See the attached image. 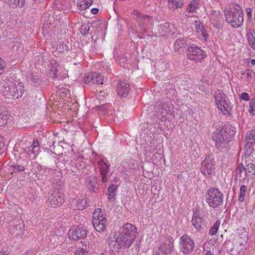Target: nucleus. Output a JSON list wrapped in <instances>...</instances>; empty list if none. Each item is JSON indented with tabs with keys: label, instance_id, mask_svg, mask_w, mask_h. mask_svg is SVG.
<instances>
[{
	"label": "nucleus",
	"instance_id": "nucleus-42",
	"mask_svg": "<svg viewBox=\"0 0 255 255\" xmlns=\"http://www.w3.org/2000/svg\"><path fill=\"white\" fill-rule=\"evenodd\" d=\"M221 18L220 13L219 11H214V13H212L211 15V19L213 21H219Z\"/></svg>",
	"mask_w": 255,
	"mask_h": 255
},
{
	"label": "nucleus",
	"instance_id": "nucleus-9",
	"mask_svg": "<svg viewBox=\"0 0 255 255\" xmlns=\"http://www.w3.org/2000/svg\"><path fill=\"white\" fill-rule=\"evenodd\" d=\"M186 55L189 60L196 62L201 61L206 56V53L203 50L193 45L188 48Z\"/></svg>",
	"mask_w": 255,
	"mask_h": 255
},
{
	"label": "nucleus",
	"instance_id": "nucleus-57",
	"mask_svg": "<svg viewBox=\"0 0 255 255\" xmlns=\"http://www.w3.org/2000/svg\"><path fill=\"white\" fill-rule=\"evenodd\" d=\"M98 11L99 9L97 8H93L91 10V12L94 14H97L98 12Z\"/></svg>",
	"mask_w": 255,
	"mask_h": 255
},
{
	"label": "nucleus",
	"instance_id": "nucleus-48",
	"mask_svg": "<svg viewBox=\"0 0 255 255\" xmlns=\"http://www.w3.org/2000/svg\"><path fill=\"white\" fill-rule=\"evenodd\" d=\"M117 188V185L112 184L108 188L109 193L115 194V192Z\"/></svg>",
	"mask_w": 255,
	"mask_h": 255
},
{
	"label": "nucleus",
	"instance_id": "nucleus-7",
	"mask_svg": "<svg viewBox=\"0 0 255 255\" xmlns=\"http://www.w3.org/2000/svg\"><path fill=\"white\" fill-rule=\"evenodd\" d=\"M216 161L212 155L207 156L201 162V172L206 177H212L215 174Z\"/></svg>",
	"mask_w": 255,
	"mask_h": 255
},
{
	"label": "nucleus",
	"instance_id": "nucleus-31",
	"mask_svg": "<svg viewBox=\"0 0 255 255\" xmlns=\"http://www.w3.org/2000/svg\"><path fill=\"white\" fill-rule=\"evenodd\" d=\"M103 77L97 73H93V83L96 84H102L103 83Z\"/></svg>",
	"mask_w": 255,
	"mask_h": 255
},
{
	"label": "nucleus",
	"instance_id": "nucleus-37",
	"mask_svg": "<svg viewBox=\"0 0 255 255\" xmlns=\"http://www.w3.org/2000/svg\"><path fill=\"white\" fill-rule=\"evenodd\" d=\"M193 24L196 29V32H203L205 30L203 24L200 21L196 20Z\"/></svg>",
	"mask_w": 255,
	"mask_h": 255
},
{
	"label": "nucleus",
	"instance_id": "nucleus-60",
	"mask_svg": "<svg viewBox=\"0 0 255 255\" xmlns=\"http://www.w3.org/2000/svg\"><path fill=\"white\" fill-rule=\"evenodd\" d=\"M22 255H32V253L31 251H27L25 252Z\"/></svg>",
	"mask_w": 255,
	"mask_h": 255
},
{
	"label": "nucleus",
	"instance_id": "nucleus-45",
	"mask_svg": "<svg viewBox=\"0 0 255 255\" xmlns=\"http://www.w3.org/2000/svg\"><path fill=\"white\" fill-rule=\"evenodd\" d=\"M5 67L4 60L0 57V75L3 72Z\"/></svg>",
	"mask_w": 255,
	"mask_h": 255
},
{
	"label": "nucleus",
	"instance_id": "nucleus-21",
	"mask_svg": "<svg viewBox=\"0 0 255 255\" xmlns=\"http://www.w3.org/2000/svg\"><path fill=\"white\" fill-rule=\"evenodd\" d=\"M10 115L5 108H0V126L6 125L9 119Z\"/></svg>",
	"mask_w": 255,
	"mask_h": 255
},
{
	"label": "nucleus",
	"instance_id": "nucleus-41",
	"mask_svg": "<svg viewBox=\"0 0 255 255\" xmlns=\"http://www.w3.org/2000/svg\"><path fill=\"white\" fill-rule=\"evenodd\" d=\"M237 171L240 175V177H247L246 175H244V173L246 172V168L242 163H240L238 168Z\"/></svg>",
	"mask_w": 255,
	"mask_h": 255
},
{
	"label": "nucleus",
	"instance_id": "nucleus-12",
	"mask_svg": "<svg viewBox=\"0 0 255 255\" xmlns=\"http://www.w3.org/2000/svg\"><path fill=\"white\" fill-rule=\"evenodd\" d=\"M87 231L82 225H75L69 230V238L74 240L83 239L86 237Z\"/></svg>",
	"mask_w": 255,
	"mask_h": 255
},
{
	"label": "nucleus",
	"instance_id": "nucleus-19",
	"mask_svg": "<svg viewBox=\"0 0 255 255\" xmlns=\"http://www.w3.org/2000/svg\"><path fill=\"white\" fill-rule=\"evenodd\" d=\"M130 90L128 83L125 81H120L118 86V93L121 97H126Z\"/></svg>",
	"mask_w": 255,
	"mask_h": 255
},
{
	"label": "nucleus",
	"instance_id": "nucleus-30",
	"mask_svg": "<svg viewBox=\"0 0 255 255\" xmlns=\"http://www.w3.org/2000/svg\"><path fill=\"white\" fill-rule=\"evenodd\" d=\"M245 141L247 143H255V132L249 131L247 132Z\"/></svg>",
	"mask_w": 255,
	"mask_h": 255
},
{
	"label": "nucleus",
	"instance_id": "nucleus-53",
	"mask_svg": "<svg viewBox=\"0 0 255 255\" xmlns=\"http://www.w3.org/2000/svg\"><path fill=\"white\" fill-rule=\"evenodd\" d=\"M213 25L214 27H216L218 30H220L222 29V25L220 23H216L215 22L213 23Z\"/></svg>",
	"mask_w": 255,
	"mask_h": 255
},
{
	"label": "nucleus",
	"instance_id": "nucleus-2",
	"mask_svg": "<svg viewBox=\"0 0 255 255\" xmlns=\"http://www.w3.org/2000/svg\"><path fill=\"white\" fill-rule=\"evenodd\" d=\"M234 128L227 126L221 129H217L212 133V139L215 143L216 147L222 150L227 147L228 143L235 134Z\"/></svg>",
	"mask_w": 255,
	"mask_h": 255
},
{
	"label": "nucleus",
	"instance_id": "nucleus-13",
	"mask_svg": "<svg viewBox=\"0 0 255 255\" xmlns=\"http://www.w3.org/2000/svg\"><path fill=\"white\" fill-rule=\"evenodd\" d=\"M64 202L63 194L59 191H54L49 194L47 200V204L53 208H56L61 205Z\"/></svg>",
	"mask_w": 255,
	"mask_h": 255
},
{
	"label": "nucleus",
	"instance_id": "nucleus-52",
	"mask_svg": "<svg viewBox=\"0 0 255 255\" xmlns=\"http://www.w3.org/2000/svg\"><path fill=\"white\" fill-rule=\"evenodd\" d=\"M101 255H116V254L111 250L104 251Z\"/></svg>",
	"mask_w": 255,
	"mask_h": 255
},
{
	"label": "nucleus",
	"instance_id": "nucleus-28",
	"mask_svg": "<svg viewBox=\"0 0 255 255\" xmlns=\"http://www.w3.org/2000/svg\"><path fill=\"white\" fill-rule=\"evenodd\" d=\"M88 202V199H78L76 202V208L78 210H83L87 207Z\"/></svg>",
	"mask_w": 255,
	"mask_h": 255
},
{
	"label": "nucleus",
	"instance_id": "nucleus-39",
	"mask_svg": "<svg viewBox=\"0 0 255 255\" xmlns=\"http://www.w3.org/2000/svg\"><path fill=\"white\" fill-rule=\"evenodd\" d=\"M96 179L95 178H92L89 179L87 181V187L90 190H93L96 187Z\"/></svg>",
	"mask_w": 255,
	"mask_h": 255
},
{
	"label": "nucleus",
	"instance_id": "nucleus-8",
	"mask_svg": "<svg viewBox=\"0 0 255 255\" xmlns=\"http://www.w3.org/2000/svg\"><path fill=\"white\" fill-rule=\"evenodd\" d=\"M92 223L94 228L98 232H102L106 229L107 221L101 209H96L93 212Z\"/></svg>",
	"mask_w": 255,
	"mask_h": 255
},
{
	"label": "nucleus",
	"instance_id": "nucleus-36",
	"mask_svg": "<svg viewBox=\"0 0 255 255\" xmlns=\"http://www.w3.org/2000/svg\"><path fill=\"white\" fill-rule=\"evenodd\" d=\"M247 187L245 185H242L240 189V195L239 200L240 202H243L244 200L245 194L247 191Z\"/></svg>",
	"mask_w": 255,
	"mask_h": 255
},
{
	"label": "nucleus",
	"instance_id": "nucleus-14",
	"mask_svg": "<svg viewBox=\"0 0 255 255\" xmlns=\"http://www.w3.org/2000/svg\"><path fill=\"white\" fill-rule=\"evenodd\" d=\"M12 52L15 58L18 59L24 57L26 54V50L21 42L16 41L14 42L12 47Z\"/></svg>",
	"mask_w": 255,
	"mask_h": 255
},
{
	"label": "nucleus",
	"instance_id": "nucleus-47",
	"mask_svg": "<svg viewBox=\"0 0 255 255\" xmlns=\"http://www.w3.org/2000/svg\"><path fill=\"white\" fill-rule=\"evenodd\" d=\"M252 9L250 7L246 9V13L248 16V20H251L252 17Z\"/></svg>",
	"mask_w": 255,
	"mask_h": 255
},
{
	"label": "nucleus",
	"instance_id": "nucleus-17",
	"mask_svg": "<svg viewBox=\"0 0 255 255\" xmlns=\"http://www.w3.org/2000/svg\"><path fill=\"white\" fill-rule=\"evenodd\" d=\"M247 242L248 241H245L244 242L243 239L240 238L234 237L233 243L234 245V248L238 251V255H243L244 254L246 250V245Z\"/></svg>",
	"mask_w": 255,
	"mask_h": 255
},
{
	"label": "nucleus",
	"instance_id": "nucleus-58",
	"mask_svg": "<svg viewBox=\"0 0 255 255\" xmlns=\"http://www.w3.org/2000/svg\"><path fill=\"white\" fill-rule=\"evenodd\" d=\"M249 64H250L251 66H255V59L251 60L250 62H249Z\"/></svg>",
	"mask_w": 255,
	"mask_h": 255
},
{
	"label": "nucleus",
	"instance_id": "nucleus-22",
	"mask_svg": "<svg viewBox=\"0 0 255 255\" xmlns=\"http://www.w3.org/2000/svg\"><path fill=\"white\" fill-rule=\"evenodd\" d=\"M203 219L202 217L199 215V214L195 212L193 215L192 217V225L198 230H200L201 228V225L203 224Z\"/></svg>",
	"mask_w": 255,
	"mask_h": 255
},
{
	"label": "nucleus",
	"instance_id": "nucleus-61",
	"mask_svg": "<svg viewBox=\"0 0 255 255\" xmlns=\"http://www.w3.org/2000/svg\"><path fill=\"white\" fill-rule=\"evenodd\" d=\"M0 255H8L7 251L0 252Z\"/></svg>",
	"mask_w": 255,
	"mask_h": 255
},
{
	"label": "nucleus",
	"instance_id": "nucleus-46",
	"mask_svg": "<svg viewBox=\"0 0 255 255\" xmlns=\"http://www.w3.org/2000/svg\"><path fill=\"white\" fill-rule=\"evenodd\" d=\"M209 245L211 246H217L219 245V243L217 242V239L216 238L213 237L209 241Z\"/></svg>",
	"mask_w": 255,
	"mask_h": 255
},
{
	"label": "nucleus",
	"instance_id": "nucleus-50",
	"mask_svg": "<svg viewBox=\"0 0 255 255\" xmlns=\"http://www.w3.org/2000/svg\"><path fill=\"white\" fill-rule=\"evenodd\" d=\"M115 194L109 193L108 196L109 201L112 203L114 204L115 201Z\"/></svg>",
	"mask_w": 255,
	"mask_h": 255
},
{
	"label": "nucleus",
	"instance_id": "nucleus-33",
	"mask_svg": "<svg viewBox=\"0 0 255 255\" xmlns=\"http://www.w3.org/2000/svg\"><path fill=\"white\" fill-rule=\"evenodd\" d=\"M220 224L221 222L219 220L216 221V222L213 224V225L211 227V229H210L209 234L212 236L216 234L219 230Z\"/></svg>",
	"mask_w": 255,
	"mask_h": 255
},
{
	"label": "nucleus",
	"instance_id": "nucleus-63",
	"mask_svg": "<svg viewBox=\"0 0 255 255\" xmlns=\"http://www.w3.org/2000/svg\"><path fill=\"white\" fill-rule=\"evenodd\" d=\"M84 31L87 30V31H89L90 30V27L89 26H88L87 28L86 26H85V28L84 29Z\"/></svg>",
	"mask_w": 255,
	"mask_h": 255
},
{
	"label": "nucleus",
	"instance_id": "nucleus-40",
	"mask_svg": "<svg viewBox=\"0 0 255 255\" xmlns=\"http://www.w3.org/2000/svg\"><path fill=\"white\" fill-rule=\"evenodd\" d=\"M254 143H247L245 148L246 155H250L253 153L254 150L253 145Z\"/></svg>",
	"mask_w": 255,
	"mask_h": 255
},
{
	"label": "nucleus",
	"instance_id": "nucleus-55",
	"mask_svg": "<svg viewBox=\"0 0 255 255\" xmlns=\"http://www.w3.org/2000/svg\"><path fill=\"white\" fill-rule=\"evenodd\" d=\"M201 35L204 38V39L206 41L207 40L208 35L207 33H201Z\"/></svg>",
	"mask_w": 255,
	"mask_h": 255
},
{
	"label": "nucleus",
	"instance_id": "nucleus-5",
	"mask_svg": "<svg viewBox=\"0 0 255 255\" xmlns=\"http://www.w3.org/2000/svg\"><path fill=\"white\" fill-rule=\"evenodd\" d=\"M214 99L218 110L224 115L229 114L232 108L228 98L221 90L215 92Z\"/></svg>",
	"mask_w": 255,
	"mask_h": 255
},
{
	"label": "nucleus",
	"instance_id": "nucleus-34",
	"mask_svg": "<svg viewBox=\"0 0 255 255\" xmlns=\"http://www.w3.org/2000/svg\"><path fill=\"white\" fill-rule=\"evenodd\" d=\"M248 112L251 115H255V96L249 102Z\"/></svg>",
	"mask_w": 255,
	"mask_h": 255
},
{
	"label": "nucleus",
	"instance_id": "nucleus-59",
	"mask_svg": "<svg viewBox=\"0 0 255 255\" xmlns=\"http://www.w3.org/2000/svg\"><path fill=\"white\" fill-rule=\"evenodd\" d=\"M46 26H48V24H45L44 23L42 26V30L43 31H48V30L47 29V27Z\"/></svg>",
	"mask_w": 255,
	"mask_h": 255
},
{
	"label": "nucleus",
	"instance_id": "nucleus-18",
	"mask_svg": "<svg viewBox=\"0 0 255 255\" xmlns=\"http://www.w3.org/2000/svg\"><path fill=\"white\" fill-rule=\"evenodd\" d=\"M158 249L163 254H171L173 250V243L169 240H165L158 244Z\"/></svg>",
	"mask_w": 255,
	"mask_h": 255
},
{
	"label": "nucleus",
	"instance_id": "nucleus-32",
	"mask_svg": "<svg viewBox=\"0 0 255 255\" xmlns=\"http://www.w3.org/2000/svg\"><path fill=\"white\" fill-rule=\"evenodd\" d=\"M186 43L184 39L178 38L174 43V50L179 51Z\"/></svg>",
	"mask_w": 255,
	"mask_h": 255
},
{
	"label": "nucleus",
	"instance_id": "nucleus-49",
	"mask_svg": "<svg viewBox=\"0 0 255 255\" xmlns=\"http://www.w3.org/2000/svg\"><path fill=\"white\" fill-rule=\"evenodd\" d=\"M4 152V144L2 137L0 135V155Z\"/></svg>",
	"mask_w": 255,
	"mask_h": 255
},
{
	"label": "nucleus",
	"instance_id": "nucleus-64",
	"mask_svg": "<svg viewBox=\"0 0 255 255\" xmlns=\"http://www.w3.org/2000/svg\"><path fill=\"white\" fill-rule=\"evenodd\" d=\"M152 255H160V254L159 253L155 252L153 253Z\"/></svg>",
	"mask_w": 255,
	"mask_h": 255
},
{
	"label": "nucleus",
	"instance_id": "nucleus-3",
	"mask_svg": "<svg viewBox=\"0 0 255 255\" xmlns=\"http://www.w3.org/2000/svg\"><path fill=\"white\" fill-rule=\"evenodd\" d=\"M24 84L18 81L9 82L1 89L2 96L9 99H17L21 98L24 93Z\"/></svg>",
	"mask_w": 255,
	"mask_h": 255
},
{
	"label": "nucleus",
	"instance_id": "nucleus-27",
	"mask_svg": "<svg viewBox=\"0 0 255 255\" xmlns=\"http://www.w3.org/2000/svg\"><path fill=\"white\" fill-rule=\"evenodd\" d=\"M246 168V172L244 173V175H246L247 178L255 175V165L252 163L248 164Z\"/></svg>",
	"mask_w": 255,
	"mask_h": 255
},
{
	"label": "nucleus",
	"instance_id": "nucleus-35",
	"mask_svg": "<svg viewBox=\"0 0 255 255\" xmlns=\"http://www.w3.org/2000/svg\"><path fill=\"white\" fill-rule=\"evenodd\" d=\"M249 45L255 49V33H248L247 34Z\"/></svg>",
	"mask_w": 255,
	"mask_h": 255
},
{
	"label": "nucleus",
	"instance_id": "nucleus-24",
	"mask_svg": "<svg viewBox=\"0 0 255 255\" xmlns=\"http://www.w3.org/2000/svg\"><path fill=\"white\" fill-rule=\"evenodd\" d=\"M90 243L88 242H84L82 247L79 248L75 252V255H87L90 250Z\"/></svg>",
	"mask_w": 255,
	"mask_h": 255
},
{
	"label": "nucleus",
	"instance_id": "nucleus-11",
	"mask_svg": "<svg viewBox=\"0 0 255 255\" xmlns=\"http://www.w3.org/2000/svg\"><path fill=\"white\" fill-rule=\"evenodd\" d=\"M92 155L95 157L96 161L101 172L103 182H106L108 180L107 174L109 171V168L107 159L104 156L97 155L95 153H93Z\"/></svg>",
	"mask_w": 255,
	"mask_h": 255
},
{
	"label": "nucleus",
	"instance_id": "nucleus-6",
	"mask_svg": "<svg viewBox=\"0 0 255 255\" xmlns=\"http://www.w3.org/2000/svg\"><path fill=\"white\" fill-rule=\"evenodd\" d=\"M205 198L209 206L214 208L219 207L223 202V195L217 188H211L208 189Z\"/></svg>",
	"mask_w": 255,
	"mask_h": 255
},
{
	"label": "nucleus",
	"instance_id": "nucleus-10",
	"mask_svg": "<svg viewBox=\"0 0 255 255\" xmlns=\"http://www.w3.org/2000/svg\"><path fill=\"white\" fill-rule=\"evenodd\" d=\"M179 248L180 251L184 254H189L194 250L195 244L190 237L184 235L180 238Z\"/></svg>",
	"mask_w": 255,
	"mask_h": 255
},
{
	"label": "nucleus",
	"instance_id": "nucleus-51",
	"mask_svg": "<svg viewBox=\"0 0 255 255\" xmlns=\"http://www.w3.org/2000/svg\"><path fill=\"white\" fill-rule=\"evenodd\" d=\"M241 98L245 101H249L250 99V96L247 93H243L241 95Z\"/></svg>",
	"mask_w": 255,
	"mask_h": 255
},
{
	"label": "nucleus",
	"instance_id": "nucleus-44",
	"mask_svg": "<svg viewBox=\"0 0 255 255\" xmlns=\"http://www.w3.org/2000/svg\"><path fill=\"white\" fill-rule=\"evenodd\" d=\"M84 81L86 84H89L91 82H93V74L90 75H86L84 77Z\"/></svg>",
	"mask_w": 255,
	"mask_h": 255
},
{
	"label": "nucleus",
	"instance_id": "nucleus-56",
	"mask_svg": "<svg viewBox=\"0 0 255 255\" xmlns=\"http://www.w3.org/2000/svg\"><path fill=\"white\" fill-rule=\"evenodd\" d=\"M60 66H58V67H57V66H56V70L55 71L54 76V78L57 77L58 73L59 68H60Z\"/></svg>",
	"mask_w": 255,
	"mask_h": 255
},
{
	"label": "nucleus",
	"instance_id": "nucleus-23",
	"mask_svg": "<svg viewBox=\"0 0 255 255\" xmlns=\"http://www.w3.org/2000/svg\"><path fill=\"white\" fill-rule=\"evenodd\" d=\"M5 2L10 7L21 8L25 4V0H4Z\"/></svg>",
	"mask_w": 255,
	"mask_h": 255
},
{
	"label": "nucleus",
	"instance_id": "nucleus-38",
	"mask_svg": "<svg viewBox=\"0 0 255 255\" xmlns=\"http://www.w3.org/2000/svg\"><path fill=\"white\" fill-rule=\"evenodd\" d=\"M136 13L138 14L137 16V21L140 24L142 22H144L145 21H149L151 19V17L147 15H142L138 12V11H135Z\"/></svg>",
	"mask_w": 255,
	"mask_h": 255
},
{
	"label": "nucleus",
	"instance_id": "nucleus-20",
	"mask_svg": "<svg viewBox=\"0 0 255 255\" xmlns=\"http://www.w3.org/2000/svg\"><path fill=\"white\" fill-rule=\"evenodd\" d=\"M187 0H168L169 9L174 11L178 8H181Z\"/></svg>",
	"mask_w": 255,
	"mask_h": 255
},
{
	"label": "nucleus",
	"instance_id": "nucleus-26",
	"mask_svg": "<svg viewBox=\"0 0 255 255\" xmlns=\"http://www.w3.org/2000/svg\"><path fill=\"white\" fill-rule=\"evenodd\" d=\"M248 232L244 228H241L238 230L237 234L234 236V238H240L245 242L248 240Z\"/></svg>",
	"mask_w": 255,
	"mask_h": 255
},
{
	"label": "nucleus",
	"instance_id": "nucleus-25",
	"mask_svg": "<svg viewBox=\"0 0 255 255\" xmlns=\"http://www.w3.org/2000/svg\"><path fill=\"white\" fill-rule=\"evenodd\" d=\"M200 0H192L186 8V11L190 13L196 12L199 8Z\"/></svg>",
	"mask_w": 255,
	"mask_h": 255
},
{
	"label": "nucleus",
	"instance_id": "nucleus-54",
	"mask_svg": "<svg viewBox=\"0 0 255 255\" xmlns=\"http://www.w3.org/2000/svg\"><path fill=\"white\" fill-rule=\"evenodd\" d=\"M169 26V24L168 23H167V22L165 23L161 27V30L163 31H164V32H170V31H171V30H166L163 28V27H164L165 28L168 27Z\"/></svg>",
	"mask_w": 255,
	"mask_h": 255
},
{
	"label": "nucleus",
	"instance_id": "nucleus-43",
	"mask_svg": "<svg viewBox=\"0 0 255 255\" xmlns=\"http://www.w3.org/2000/svg\"><path fill=\"white\" fill-rule=\"evenodd\" d=\"M11 168H13V171L14 172L21 171L24 170V167L23 166L19 165H12L11 166Z\"/></svg>",
	"mask_w": 255,
	"mask_h": 255
},
{
	"label": "nucleus",
	"instance_id": "nucleus-16",
	"mask_svg": "<svg viewBox=\"0 0 255 255\" xmlns=\"http://www.w3.org/2000/svg\"><path fill=\"white\" fill-rule=\"evenodd\" d=\"M241 79L247 85L253 83L255 79V73L251 69H246L242 73Z\"/></svg>",
	"mask_w": 255,
	"mask_h": 255
},
{
	"label": "nucleus",
	"instance_id": "nucleus-29",
	"mask_svg": "<svg viewBox=\"0 0 255 255\" xmlns=\"http://www.w3.org/2000/svg\"><path fill=\"white\" fill-rule=\"evenodd\" d=\"M92 4V0H82L77 2V6L80 10H83L89 8Z\"/></svg>",
	"mask_w": 255,
	"mask_h": 255
},
{
	"label": "nucleus",
	"instance_id": "nucleus-15",
	"mask_svg": "<svg viewBox=\"0 0 255 255\" xmlns=\"http://www.w3.org/2000/svg\"><path fill=\"white\" fill-rule=\"evenodd\" d=\"M28 156L35 158L40 152L39 143L37 140H33L32 144L24 148Z\"/></svg>",
	"mask_w": 255,
	"mask_h": 255
},
{
	"label": "nucleus",
	"instance_id": "nucleus-62",
	"mask_svg": "<svg viewBox=\"0 0 255 255\" xmlns=\"http://www.w3.org/2000/svg\"><path fill=\"white\" fill-rule=\"evenodd\" d=\"M205 255H213L210 251H207Z\"/></svg>",
	"mask_w": 255,
	"mask_h": 255
},
{
	"label": "nucleus",
	"instance_id": "nucleus-4",
	"mask_svg": "<svg viewBox=\"0 0 255 255\" xmlns=\"http://www.w3.org/2000/svg\"><path fill=\"white\" fill-rule=\"evenodd\" d=\"M226 20L234 27H239L244 22L243 11L239 5L234 4L230 6L229 9L225 11Z\"/></svg>",
	"mask_w": 255,
	"mask_h": 255
},
{
	"label": "nucleus",
	"instance_id": "nucleus-1",
	"mask_svg": "<svg viewBox=\"0 0 255 255\" xmlns=\"http://www.w3.org/2000/svg\"><path fill=\"white\" fill-rule=\"evenodd\" d=\"M119 233L116 240L111 241L110 245L113 246L115 250L125 249L132 244L137 236V228L132 224L127 223L123 226Z\"/></svg>",
	"mask_w": 255,
	"mask_h": 255
}]
</instances>
